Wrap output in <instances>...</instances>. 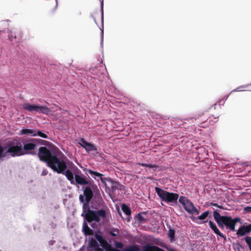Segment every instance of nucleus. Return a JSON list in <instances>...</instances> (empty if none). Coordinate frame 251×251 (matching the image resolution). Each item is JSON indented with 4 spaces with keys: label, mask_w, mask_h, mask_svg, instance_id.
<instances>
[{
    "label": "nucleus",
    "mask_w": 251,
    "mask_h": 251,
    "mask_svg": "<svg viewBox=\"0 0 251 251\" xmlns=\"http://www.w3.org/2000/svg\"><path fill=\"white\" fill-rule=\"evenodd\" d=\"M97 188V186L93 181H90V183L83 188L84 195H80L79 197V201L83 203V212L81 216L84 217L86 221L94 228L96 227V224L92 222H99L101 218H104L106 216V212L104 209L95 211L88 207L89 202L94 196L93 190Z\"/></svg>",
    "instance_id": "obj_1"
},
{
    "label": "nucleus",
    "mask_w": 251,
    "mask_h": 251,
    "mask_svg": "<svg viewBox=\"0 0 251 251\" xmlns=\"http://www.w3.org/2000/svg\"><path fill=\"white\" fill-rule=\"evenodd\" d=\"M36 144L35 139H24L22 142L14 141L8 145L5 154L8 153L13 157L21 156L34 150Z\"/></svg>",
    "instance_id": "obj_2"
},
{
    "label": "nucleus",
    "mask_w": 251,
    "mask_h": 251,
    "mask_svg": "<svg viewBox=\"0 0 251 251\" xmlns=\"http://www.w3.org/2000/svg\"><path fill=\"white\" fill-rule=\"evenodd\" d=\"M67 161L70 162L66 157L59 158L55 155L49 161L48 166L58 174L63 173L68 167Z\"/></svg>",
    "instance_id": "obj_3"
},
{
    "label": "nucleus",
    "mask_w": 251,
    "mask_h": 251,
    "mask_svg": "<svg viewBox=\"0 0 251 251\" xmlns=\"http://www.w3.org/2000/svg\"><path fill=\"white\" fill-rule=\"evenodd\" d=\"M155 190L160 199L168 203H176L178 199L179 198L178 194L177 193L169 192L159 187H155Z\"/></svg>",
    "instance_id": "obj_4"
},
{
    "label": "nucleus",
    "mask_w": 251,
    "mask_h": 251,
    "mask_svg": "<svg viewBox=\"0 0 251 251\" xmlns=\"http://www.w3.org/2000/svg\"><path fill=\"white\" fill-rule=\"evenodd\" d=\"M213 214L214 220L220 228L223 229L226 226V229L234 231L233 225H230L228 223L229 220H231L230 218L227 217V216H221L217 211H214Z\"/></svg>",
    "instance_id": "obj_5"
},
{
    "label": "nucleus",
    "mask_w": 251,
    "mask_h": 251,
    "mask_svg": "<svg viewBox=\"0 0 251 251\" xmlns=\"http://www.w3.org/2000/svg\"><path fill=\"white\" fill-rule=\"evenodd\" d=\"M22 106L24 110L30 112H36L49 115L51 111L50 109L46 106L31 104L28 102L24 103Z\"/></svg>",
    "instance_id": "obj_6"
},
{
    "label": "nucleus",
    "mask_w": 251,
    "mask_h": 251,
    "mask_svg": "<svg viewBox=\"0 0 251 251\" xmlns=\"http://www.w3.org/2000/svg\"><path fill=\"white\" fill-rule=\"evenodd\" d=\"M178 201L182 205L185 210L189 214H199L198 209L195 206L192 201L186 197L182 196H180L178 199Z\"/></svg>",
    "instance_id": "obj_7"
},
{
    "label": "nucleus",
    "mask_w": 251,
    "mask_h": 251,
    "mask_svg": "<svg viewBox=\"0 0 251 251\" xmlns=\"http://www.w3.org/2000/svg\"><path fill=\"white\" fill-rule=\"evenodd\" d=\"M54 155L55 154L46 147H41L39 149L38 156L40 160L46 162L47 165Z\"/></svg>",
    "instance_id": "obj_8"
},
{
    "label": "nucleus",
    "mask_w": 251,
    "mask_h": 251,
    "mask_svg": "<svg viewBox=\"0 0 251 251\" xmlns=\"http://www.w3.org/2000/svg\"><path fill=\"white\" fill-rule=\"evenodd\" d=\"M78 144L82 148H84L87 152H89L92 151H97V148L94 145L85 141L83 138H81L80 139Z\"/></svg>",
    "instance_id": "obj_9"
},
{
    "label": "nucleus",
    "mask_w": 251,
    "mask_h": 251,
    "mask_svg": "<svg viewBox=\"0 0 251 251\" xmlns=\"http://www.w3.org/2000/svg\"><path fill=\"white\" fill-rule=\"evenodd\" d=\"M251 231V224L247 226H241L237 230L236 234L238 236H243L247 233H249Z\"/></svg>",
    "instance_id": "obj_10"
},
{
    "label": "nucleus",
    "mask_w": 251,
    "mask_h": 251,
    "mask_svg": "<svg viewBox=\"0 0 251 251\" xmlns=\"http://www.w3.org/2000/svg\"><path fill=\"white\" fill-rule=\"evenodd\" d=\"M208 224L209 227L211 228V229L213 231L214 233L218 235L220 237H222L224 239L225 241L226 240V236L224 235L218 229L217 226L215 223H214L212 221H209L208 222Z\"/></svg>",
    "instance_id": "obj_11"
},
{
    "label": "nucleus",
    "mask_w": 251,
    "mask_h": 251,
    "mask_svg": "<svg viewBox=\"0 0 251 251\" xmlns=\"http://www.w3.org/2000/svg\"><path fill=\"white\" fill-rule=\"evenodd\" d=\"M88 251H104L96 241H91L87 249Z\"/></svg>",
    "instance_id": "obj_12"
},
{
    "label": "nucleus",
    "mask_w": 251,
    "mask_h": 251,
    "mask_svg": "<svg viewBox=\"0 0 251 251\" xmlns=\"http://www.w3.org/2000/svg\"><path fill=\"white\" fill-rule=\"evenodd\" d=\"M142 251H165L163 249L150 244H146L142 247Z\"/></svg>",
    "instance_id": "obj_13"
},
{
    "label": "nucleus",
    "mask_w": 251,
    "mask_h": 251,
    "mask_svg": "<svg viewBox=\"0 0 251 251\" xmlns=\"http://www.w3.org/2000/svg\"><path fill=\"white\" fill-rule=\"evenodd\" d=\"M75 182L79 185H88L90 182L88 181L83 176L77 174L75 175Z\"/></svg>",
    "instance_id": "obj_14"
},
{
    "label": "nucleus",
    "mask_w": 251,
    "mask_h": 251,
    "mask_svg": "<svg viewBox=\"0 0 251 251\" xmlns=\"http://www.w3.org/2000/svg\"><path fill=\"white\" fill-rule=\"evenodd\" d=\"M61 174L65 175L67 178L70 181L71 184H75V181L74 180V174L71 171L67 168L66 170Z\"/></svg>",
    "instance_id": "obj_15"
},
{
    "label": "nucleus",
    "mask_w": 251,
    "mask_h": 251,
    "mask_svg": "<svg viewBox=\"0 0 251 251\" xmlns=\"http://www.w3.org/2000/svg\"><path fill=\"white\" fill-rule=\"evenodd\" d=\"M36 130L23 127L20 132L21 135H28L31 136L36 137Z\"/></svg>",
    "instance_id": "obj_16"
},
{
    "label": "nucleus",
    "mask_w": 251,
    "mask_h": 251,
    "mask_svg": "<svg viewBox=\"0 0 251 251\" xmlns=\"http://www.w3.org/2000/svg\"><path fill=\"white\" fill-rule=\"evenodd\" d=\"M106 231L107 233L110 236L115 237L119 234L120 229L118 228L110 226L107 228Z\"/></svg>",
    "instance_id": "obj_17"
},
{
    "label": "nucleus",
    "mask_w": 251,
    "mask_h": 251,
    "mask_svg": "<svg viewBox=\"0 0 251 251\" xmlns=\"http://www.w3.org/2000/svg\"><path fill=\"white\" fill-rule=\"evenodd\" d=\"M82 231L84 234L87 235H91L93 234V231L88 226L86 222H84L82 226Z\"/></svg>",
    "instance_id": "obj_18"
},
{
    "label": "nucleus",
    "mask_w": 251,
    "mask_h": 251,
    "mask_svg": "<svg viewBox=\"0 0 251 251\" xmlns=\"http://www.w3.org/2000/svg\"><path fill=\"white\" fill-rule=\"evenodd\" d=\"M87 172L97 181L99 182L100 177L103 176V174H100L99 172L94 171L90 169H88Z\"/></svg>",
    "instance_id": "obj_19"
},
{
    "label": "nucleus",
    "mask_w": 251,
    "mask_h": 251,
    "mask_svg": "<svg viewBox=\"0 0 251 251\" xmlns=\"http://www.w3.org/2000/svg\"><path fill=\"white\" fill-rule=\"evenodd\" d=\"M228 218H230L231 220H229L228 223H229L230 225L233 226L234 227V231L235 230V226L237 222H240L241 220L240 218L239 217H236L234 218H232L231 216H227Z\"/></svg>",
    "instance_id": "obj_20"
},
{
    "label": "nucleus",
    "mask_w": 251,
    "mask_h": 251,
    "mask_svg": "<svg viewBox=\"0 0 251 251\" xmlns=\"http://www.w3.org/2000/svg\"><path fill=\"white\" fill-rule=\"evenodd\" d=\"M8 37L9 40L12 42H17L19 41L17 39L16 33L12 31H11L10 33H9Z\"/></svg>",
    "instance_id": "obj_21"
},
{
    "label": "nucleus",
    "mask_w": 251,
    "mask_h": 251,
    "mask_svg": "<svg viewBox=\"0 0 251 251\" xmlns=\"http://www.w3.org/2000/svg\"><path fill=\"white\" fill-rule=\"evenodd\" d=\"M175 230L173 229L170 228L169 230L168 235V237L170 239V240L172 242L175 241Z\"/></svg>",
    "instance_id": "obj_22"
},
{
    "label": "nucleus",
    "mask_w": 251,
    "mask_h": 251,
    "mask_svg": "<svg viewBox=\"0 0 251 251\" xmlns=\"http://www.w3.org/2000/svg\"><path fill=\"white\" fill-rule=\"evenodd\" d=\"M250 85H251V83L250 84L244 85L240 86L235 88V89L233 90L230 92V93L234 92H242V91H245V90H244V89L247 88Z\"/></svg>",
    "instance_id": "obj_23"
},
{
    "label": "nucleus",
    "mask_w": 251,
    "mask_h": 251,
    "mask_svg": "<svg viewBox=\"0 0 251 251\" xmlns=\"http://www.w3.org/2000/svg\"><path fill=\"white\" fill-rule=\"evenodd\" d=\"M36 136H39L41 138L47 139L48 136L46 134L42 132V131L40 130L36 129Z\"/></svg>",
    "instance_id": "obj_24"
},
{
    "label": "nucleus",
    "mask_w": 251,
    "mask_h": 251,
    "mask_svg": "<svg viewBox=\"0 0 251 251\" xmlns=\"http://www.w3.org/2000/svg\"><path fill=\"white\" fill-rule=\"evenodd\" d=\"M122 210L123 212L126 215H129L131 214V210L130 208L125 204H123Z\"/></svg>",
    "instance_id": "obj_25"
},
{
    "label": "nucleus",
    "mask_w": 251,
    "mask_h": 251,
    "mask_svg": "<svg viewBox=\"0 0 251 251\" xmlns=\"http://www.w3.org/2000/svg\"><path fill=\"white\" fill-rule=\"evenodd\" d=\"M209 213V212L208 211H206L204 212L202 214L200 215L198 217V219L200 220H204L208 217Z\"/></svg>",
    "instance_id": "obj_26"
},
{
    "label": "nucleus",
    "mask_w": 251,
    "mask_h": 251,
    "mask_svg": "<svg viewBox=\"0 0 251 251\" xmlns=\"http://www.w3.org/2000/svg\"><path fill=\"white\" fill-rule=\"evenodd\" d=\"M120 186L119 183L117 181H113L112 182L111 191L114 192L116 189H119L118 187Z\"/></svg>",
    "instance_id": "obj_27"
},
{
    "label": "nucleus",
    "mask_w": 251,
    "mask_h": 251,
    "mask_svg": "<svg viewBox=\"0 0 251 251\" xmlns=\"http://www.w3.org/2000/svg\"><path fill=\"white\" fill-rule=\"evenodd\" d=\"M126 251H140L137 245H134L126 249Z\"/></svg>",
    "instance_id": "obj_28"
},
{
    "label": "nucleus",
    "mask_w": 251,
    "mask_h": 251,
    "mask_svg": "<svg viewBox=\"0 0 251 251\" xmlns=\"http://www.w3.org/2000/svg\"><path fill=\"white\" fill-rule=\"evenodd\" d=\"M244 240L247 244L250 251H251V237L246 236L244 238Z\"/></svg>",
    "instance_id": "obj_29"
},
{
    "label": "nucleus",
    "mask_w": 251,
    "mask_h": 251,
    "mask_svg": "<svg viewBox=\"0 0 251 251\" xmlns=\"http://www.w3.org/2000/svg\"><path fill=\"white\" fill-rule=\"evenodd\" d=\"M114 244H115L116 248H117V249H121L124 247L123 243H122L121 242H120L116 241H115L114 242Z\"/></svg>",
    "instance_id": "obj_30"
},
{
    "label": "nucleus",
    "mask_w": 251,
    "mask_h": 251,
    "mask_svg": "<svg viewBox=\"0 0 251 251\" xmlns=\"http://www.w3.org/2000/svg\"><path fill=\"white\" fill-rule=\"evenodd\" d=\"M5 148L0 146V158L4 157L6 154H4Z\"/></svg>",
    "instance_id": "obj_31"
},
{
    "label": "nucleus",
    "mask_w": 251,
    "mask_h": 251,
    "mask_svg": "<svg viewBox=\"0 0 251 251\" xmlns=\"http://www.w3.org/2000/svg\"><path fill=\"white\" fill-rule=\"evenodd\" d=\"M95 238L97 239V240L101 243L103 240L102 236L98 233H96L95 235Z\"/></svg>",
    "instance_id": "obj_32"
},
{
    "label": "nucleus",
    "mask_w": 251,
    "mask_h": 251,
    "mask_svg": "<svg viewBox=\"0 0 251 251\" xmlns=\"http://www.w3.org/2000/svg\"><path fill=\"white\" fill-rule=\"evenodd\" d=\"M137 220L139 223H142L145 219L142 215L139 214L137 217Z\"/></svg>",
    "instance_id": "obj_33"
},
{
    "label": "nucleus",
    "mask_w": 251,
    "mask_h": 251,
    "mask_svg": "<svg viewBox=\"0 0 251 251\" xmlns=\"http://www.w3.org/2000/svg\"><path fill=\"white\" fill-rule=\"evenodd\" d=\"M100 179L101 180V182L104 185H106V181L108 180L107 178H103L102 176L100 177Z\"/></svg>",
    "instance_id": "obj_34"
},
{
    "label": "nucleus",
    "mask_w": 251,
    "mask_h": 251,
    "mask_svg": "<svg viewBox=\"0 0 251 251\" xmlns=\"http://www.w3.org/2000/svg\"><path fill=\"white\" fill-rule=\"evenodd\" d=\"M100 6H101V10H102L101 18H102V20H103V0H102L100 1Z\"/></svg>",
    "instance_id": "obj_35"
},
{
    "label": "nucleus",
    "mask_w": 251,
    "mask_h": 251,
    "mask_svg": "<svg viewBox=\"0 0 251 251\" xmlns=\"http://www.w3.org/2000/svg\"><path fill=\"white\" fill-rule=\"evenodd\" d=\"M244 211L247 212L251 213V206H247L244 207Z\"/></svg>",
    "instance_id": "obj_36"
},
{
    "label": "nucleus",
    "mask_w": 251,
    "mask_h": 251,
    "mask_svg": "<svg viewBox=\"0 0 251 251\" xmlns=\"http://www.w3.org/2000/svg\"><path fill=\"white\" fill-rule=\"evenodd\" d=\"M210 205H212V206H214L220 208H221L222 207L221 206H220V205H219L218 203H217L211 202Z\"/></svg>",
    "instance_id": "obj_37"
},
{
    "label": "nucleus",
    "mask_w": 251,
    "mask_h": 251,
    "mask_svg": "<svg viewBox=\"0 0 251 251\" xmlns=\"http://www.w3.org/2000/svg\"><path fill=\"white\" fill-rule=\"evenodd\" d=\"M106 251H121L112 248L107 250Z\"/></svg>",
    "instance_id": "obj_38"
},
{
    "label": "nucleus",
    "mask_w": 251,
    "mask_h": 251,
    "mask_svg": "<svg viewBox=\"0 0 251 251\" xmlns=\"http://www.w3.org/2000/svg\"><path fill=\"white\" fill-rule=\"evenodd\" d=\"M48 172L46 170H44L42 172V176H46L47 175Z\"/></svg>",
    "instance_id": "obj_39"
},
{
    "label": "nucleus",
    "mask_w": 251,
    "mask_h": 251,
    "mask_svg": "<svg viewBox=\"0 0 251 251\" xmlns=\"http://www.w3.org/2000/svg\"><path fill=\"white\" fill-rule=\"evenodd\" d=\"M148 167L150 168H153L155 167V165L152 164H148Z\"/></svg>",
    "instance_id": "obj_40"
},
{
    "label": "nucleus",
    "mask_w": 251,
    "mask_h": 251,
    "mask_svg": "<svg viewBox=\"0 0 251 251\" xmlns=\"http://www.w3.org/2000/svg\"><path fill=\"white\" fill-rule=\"evenodd\" d=\"M103 31L101 32V44L103 43Z\"/></svg>",
    "instance_id": "obj_41"
},
{
    "label": "nucleus",
    "mask_w": 251,
    "mask_h": 251,
    "mask_svg": "<svg viewBox=\"0 0 251 251\" xmlns=\"http://www.w3.org/2000/svg\"><path fill=\"white\" fill-rule=\"evenodd\" d=\"M148 164H147V163H142V164H140V165H141V166H142L143 167H148Z\"/></svg>",
    "instance_id": "obj_42"
},
{
    "label": "nucleus",
    "mask_w": 251,
    "mask_h": 251,
    "mask_svg": "<svg viewBox=\"0 0 251 251\" xmlns=\"http://www.w3.org/2000/svg\"><path fill=\"white\" fill-rule=\"evenodd\" d=\"M55 0V3H56L55 8H56L58 6V1H57V0Z\"/></svg>",
    "instance_id": "obj_43"
},
{
    "label": "nucleus",
    "mask_w": 251,
    "mask_h": 251,
    "mask_svg": "<svg viewBox=\"0 0 251 251\" xmlns=\"http://www.w3.org/2000/svg\"><path fill=\"white\" fill-rule=\"evenodd\" d=\"M228 96H229V95H227V96H226L225 97V98H226V100L228 98Z\"/></svg>",
    "instance_id": "obj_44"
},
{
    "label": "nucleus",
    "mask_w": 251,
    "mask_h": 251,
    "mask_svg": "<svg viewBox=\"0 0 251 251\" xmlns=\"http://www.w3.org/2000/svg\"><path fill=\"white\" fill-rule=\"evenodd\" d=\"M228 96H229V95H227V96H226L225 97V98H226V100L228 98Z\"/></svg>",
    "instance_id": "obj_45"
},
{
    "label": "nucleus",
    "mask_w": 251,
    "mask_h": 251,
    "mask_svg": "<svg viewBox=\"0 0 251 251\" xmlns=\"http://www.w3.org/2000/svg\"><path fill=\"white\" fill-rule=\"evenodd\" d=\"M94 20L95 22L96 23H97L96 21V19H95V18H94Z\"/></svg>",
    "instance_id": "obj_46"
},
{
    "label": "nucleus",
    "mask_w": 251,
    "mask_h": 251,
    "mask_svg": "<svg viewBox=\"0 0 251 251\" xmlns=\"http://www.w3.org/2000/svg\"><path fill=\"white\" fill-rule=\"evenodd\" d=\"M197 118H198V117H195V120L197 119Z\"/></svg>",
    "instance_id": "obj_47"
},
{
    "label": "nucleus",
    "mask_w": 251,
    "mask_h": 251,
    "mask_svg": "<svg viewBox=\"0 0 251 251\" xmlns=\"http://www.w3.org/2000/svg\"><path fill=\"white\" fill-rule=\"evenodd\" d=\"M207 220H206V221H204V223H206V222H207Z\"/></svg>",
    "instance_id": "obj_48"
}]
</instances>
